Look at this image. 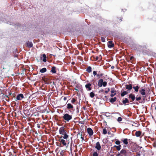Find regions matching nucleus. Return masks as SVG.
<instances>
[{
	"instance_id": "f257e3e1",
	"label": "nucleus",
	"mask_w": 156,
	"mask_h": 156,
	"mask_svg": "<svg viewBox=\"0 0 156 156\" xmlns=\"http://www.w3.org/2000/svg\"><path fill=\"white\" fill-rule=\"evenodd\" d=\"M63 120L67 122H69V121L72 119V115H69L68 113H66L63 114L62 116Z\"/></svg>"
},
{
	"instance_id": "f03ea898",
	"label": "nucleus",
	"mask_w": 156,
	"mask_h": 156,
	"mask_svg": "<svg viewBox=\"0 0 156 156\" xmlns=\"http://www.w3.org/2000/svg\"><path fill=\"white\" fill-rule=\"evenodd\" d=\"M67 132V130L65 129L64 127H62L59 128V133L60 134L63 135Z\"/></svg>"
},
{
	"instance_id": "7ed1b4c3",
	"label": "nucleus",
	"mask_w": 156,
	"mask_h": 156,
	"mask_svg": "<svg viewBox=\"0 0 156 156\" xmlns=\"http://www.w3.org/2000/svg\"><path fill=\"white\" fill-rule=\"evenodd\" d=\"M24 98L23 95L22 94H18L17 96L16 101L17 100H22L23 98Z\"/></svg>"
},
{
	"instance_id": "20e7f679",
	"label": "nucleus",
	"mask_w": 156,
	"mask_h": 156,
	"mask_svg": "<svg viewBox=\"0 0 156 156\" xmlns=\"http://www.w3.org/2000/svg\"><path fill=\"white\" fill-rule=\"evenodd\" d=\"M95 148L98 150L100 151L101 149V146L100 145V142H97L95 145Z\"/></svg>"
},
{
	"instance_id": "39448f33",
	"label": "nucleus",
	"mask_w": 156,
	"mask_h": 156,
	"mask_svg": "<svg viewBox=\"0 0 156 156\" xmlns=\"http://www.w3.org/2000/svg\"><path fill=\"white\" fill-rule=\"evenodd\" d=\"M111 94L110 95V96L111 97H113L116 94V91L114 88H112L111 89Z\"/></svg>"
},
{
	"instance_id": "423d86ee",
	"label": "nucleus",
	"mask_w": 156,
	"mask_h": 156,
	"mask_svg": "<svg viewBox=\"0 0 156 156\" xmlns=\"http://www.w3.org/2000/svg\"><path fill=\"white\" fill-rule=\"evenodd\" d=\"M87 132L88 133L90 136H92L93 134V131L92 129L90 127L88 128H87Z\"/></svg>"
},
{
	"instance_id": "0eeeda50",
	"label": "nucleus",
	"mask_w": 156,
	"mask_h": 156,
	"mask_svg": "<svg viewBox=\"0 0 156 156\" xmlns=\"http://www.w3.org/2000/svg\"><path fill=\"white\" fill-rule=\"evenodd\" d=\"M126 88L128 91H130L133 88L132 84H126L125 85Z\"/></svg>"
},
{
	"instance_id": "6e6552de",
	"label": "nucleus",
	"mask_w": 156,
	"mask_h": 156,
	"mask_svg": "<svg viewBox=\"0 0 156 156\" xmlns=\"http://www.w3.org/2000/svg\"><path fill=\"white\" fill-rule=\"evenodd\" d=\"M91 86V83H88L85 85V87L87 90L90 91L92 90Z\"/></svg>"
},
{
	"instance_id": "1a4fd4ad",
	"label": "nucleus",
	"mask_w": 156,
	"mask_h": 156,
	"mask_svg": "<svg viewBox=\"0 0 156 156\" xmlns=\"http://www.w3.org/2000/svg\"><path fill=\"white\" fill-rule=\"evenodd\" d=\"M129 98L131 99V100L130 101V102H132L134 101L135 99V96L134 95L132 94L129 95Z\"/></svg>"
},
{
	"instance_id": "9d476101",
	"label": "nucleus",
	"mask_w": 156,
	"mask_h": 156,
	"mask_svg": "<svg viewBox=\"0 0 156 156\" xmlns=\"http://www.w3.org/2000/svg\"><path fill=\"white\" fill-rule=\"evenodd\" d=\"M62 136L61 138L59 139V141L60 143L62 144L63 146H66V143L65 142V140L64 139H62Z\"/></svg>"
},
{
	"instance_id": "9b49d317",
	"label": "nucleus",
	"mask_w": 156,
	"mask_h": 156,
	"mask_svg": "<svg viewBox=\"0 0 156 156\" xmlns=\"http://www.w3.org/2000/svg\"><path fill=\"white\" fill-rule=\"evenodd\" d=\"M43 80L45 84H48L51 82L48 79L45 77L43 78Z\"/></svg>"
},
{
	"instance_id": "f8f14e48",
	"label": "nucleus",
	"mask_w": 156,
	"mask_h": 156,
	"mask_svg": "<svg viewBox=\"0 0 156 156\" xmlns=\"http://www.w3.org/2000/svg\"><path fill=\"white\" fill-rule=\"evenodd\" d=\"M120 153L123 156H127V151L125 149H122Z\"/></svg>"
},
{
	"instance_id": "ddd939ff",
	"label": "nucleus",
	"mask_w": 156,
	"mask_h": 156,
	"mask_svg": "<svg viewBox=\"0 0 156 156\" xmlns=\"http://www.w3.org/2000/svg\"><path fill=\"white\" fill-rule=\"evenodd\" d=\"M81 88L82 86L81 85H80L79 84H77L76 87L74 88V89L78 92H79V89H81Z\"/></svg>"
},
{
	"instance_id": "4468645a",
	"label": "nucleus",
	"mask_w": 156,
	"mask_h": 156,
	"mask_svg": "<svg viewBox=\"0 0 156 156\" xmlns=\"http://www.w3.org/2000/svg\"><path fill=\"white\" fill-rule=\"evenodd\" d=\"M141 134L142 132L140 131H137L135 133V135L137 137H140L141 135Z\"/></svg>"
},
{
	"instance_id": "2eb2a0df",
	"label": "nucleus",
	"mask_w": 156,
	"mask_h": 156,
	"mask_svg": "<svg viewBox=\"0 0 156 156\" xmlns=\"http://www.w3.org/2000/svg\"><path fill=\"white\" fill-rule=\"evenodd\" d=\"M103 80L102 79H100L98 81V86L99 87H101L102 86V83H103Z\"/></svg>"
},
{
	"instance_id": "dca6fc26",
	"label": "nucleus",
	"mask_w": 156,
	"mask_h": 156,
	"mask_svg": "<svg viewBox=\"0 0 156 156\" xmlns=\"http://www.w3.org/2000/svg\"><path fill=\"white\" fill-rule=\"evenodd\" d=\"M145 90L144 89H142L139 90V92L142 95H145L146 93L145 92Z\"/></svg>"
},
{
	"instance_id": "f3484780",
	"label": "nucleus",
	"mask_w": 156,
	"mask_h": 156,
	"mask_svg": "<svg viewBox=\"0 0 156 156\" xmlns=\"http://www.w3.org/2000/svg\"><path fill=\"white\" fill-rule=\"evenodd\" d=\"M128 94V92L126 91H121V97H123L125 95L127 94Z\"/></svg>"
},
{
	"instance_id": "a211bd4d",
	"label": "nucleus",
	"mask_w": 156,
	"mask_h": 156,
	"mask_svg": "<svg viewBox=\"0 0 156 156\" xmlns=\"http://www.w3.org/2000/svg\"><path fill=\"white\" fill-rule=\"evenodd\" d=\"M27 47L29 48L32 47L33 46L32 42L29 41H28L27 42Z\"/></svg>"
},
{
	"instance_id": "6ab92c4d",
	"label": "nucleus",
	"mask_w": 156,
	"mask_h": 156,
	"mask_svg": "<svg viewBox=\"0 0 156 156\" xmlns=\"http://www.w3.org/2000/svg\"><path fill=\"white\" fill-rule=\"evenodd\" d=\"M133 88L134 89L135 92H137L139 90V87L138 86H136L133 87Z\"/></svg>"
},
{
	"instance_id": "aec40b11",
	"label": "nucleus",
	"mask_w": 156,
	"mask_h": 156,
	"mask_svg": "<svg viewBox=\"0 0 156 156\" xmlns=\"http://www.w3.org/2000/svg\"><path fill=\"white\" fill-rule=\"evenodd\" d=\"M117 99V98L116 97L114 98H111L110 99V102L111 103H113L115 102Z\"/></svg>"
},
{
	"instance_id": "412c9836",
	"label": "nucleus",
	"mask_w": 156,
	"mask_h": 156,
	"mask_svg": "<svg viewBox=\"0 0 156 156\" xmlns=\"http://www.w3.org/2000/svg\"><path fill=\"white\" fill-rule=\"evenodd\" d=\"M122 102L123 104H125L126 103H129V101L128 99L127 98H125L124 100L122 101Z\"/></svg>"
},
{
	"instance_id": "4be33fe9",
	"label": "nucleus",
	"mask_w": 156,
	"mask_h": 156,
	"mask_svg": "<svg viewBox=\"0 0 156 156\" xmlns=\"http://www.w3.org/2000/svg\"><path fill=\"white\" fill-rule=\"evenodd\" d=\"M67 108L68 109H72L73 108V106L71 104L69 103L67 105Z\"/></svg>"
},
{
	"instance_id": "5701e85b",
	"label": "nucleus",
	"mask_w": 156,
	"mask_h": 156,
	"mask_svg": "<svg viewBox=\"0 0 156 156\" xmlns=\"http://www.w3.org/2000/svg\"><path fill=\"white\" fill-rule=\"evenodd\" d=\"M56 67L55 66L52 67L51 68V72L53 73H56Z\"/></svg>"
},
{
	"instance_id": "b1692460",
	"label": "nucleus",
	"mask_w": 156,
	"mask_h": 156,
	"mask_svg": "<svg viewBox=\"0 0 156 156\" xmlns=\"http://www.w3.org/2000/svg\"><path fill=\"white\" fill-rule=\"evenodd\" d=\"M124 144L125 145H127L128 143V139L127 138L124 139L123 140H122Z\"/></svg>"
},
{
	"instance_id": "393cba45",
	"label": "nucleus",
	"mask_w": 156,
	"mask_h": 156,
	"mask_svg": "<svg viewBox=\"0 0 156 156\" xmlns=\"http://www.w3.org/2000/svg\"><path fill=\"white\" fill-rule=\"evenodd\" d=\"M86 71L89 73H90L92 71V68L90 66H88L87 68Z\"/></svg>"
},
{
	"instance_id": "a878e982",
	"label": "nucleus",
	"mask_w": 156,
	"mask_h": 156,
	"mask_svg": "<svg viewBox=\"0 0 156 156\" xmlns=\"http://www.w3.org/2000/svg\"><path fill=\"white\" fill-rule=\"evenodd\" d=\"M42 57L43 58V59L42 60L44 62H46L47 61L46 60V56L45 54H44L42 55Z\"/></svg>"
},
{
	"instance_id": "bb28decb",
	"label": "nucleus",
	"mask_w": 156,
	"mask_h": 156,
	"mask_svg": "<svg viewBox=\"0 0 156 156\" xmlns=\"http://www.w3.org/2000/svg\"><path fill=\"white\" fill-rule=\"evenodd\" d=\"M47 71L46 68H44L41 69L40 72L41 73H44L46 72Z\"/></svg>"
},
{
	"instance_id": "cd10ccee",
	"label": "nucleus",
	"mask_w": 156,
	"mask_h": 156,
	"mask_svg": "<svg viewBox=\"0 0 156 156\" xmlns=\"http://www.w3.org/2000/svg\"><path fill=\"white\" fill-rule=\"evenodd\" d=\"M95 95V94L93 92H91L90 93V96L91 98H93Z\"/></svg>"
},
{
	"instance_id": "c85d7f7f",
	"label": "nucleus",
	"mask_w": 156,
	"mask_h": 156,
	"mask_svg": "<svg viewBox=\"0 0 156 156\" xmlns=\"http://www.w3.org/2000/svg\"><path fill=\"white\" fill-rule=\"evenodd\" d=\"M63 135H64V136H63V138L64 139H66L68 137V136L67 135V133H65V134H63Z\"/></svg>"
},
{
	"instance_id": "c756f323",
	"label": "nucleus",
	"mask_w": 156,
	"mask_h": 156,
	"mask_svg": "<svg viewBox=\"0 0 156 156\" xmlns=\"http://www.w3.org/2000/svg\"><path fill=\"white\" fill-rule=\"evenodd\" d=\"M104 74L102 73L99 74L98 73L97 75V76L98 78H100Z\"/></svg>"
},
{
	"instance_id": "7c9ffc66",
	"label": "nucleus",
	"mask_w": 156,
	"mask_h": 156,
	"mask_svg": "<svg viewBox=\"0 0 156 156\" xmlns=\"http://www.w3.org/2000/svg\"><path fill=\"white\" fill-rule=\"evenodd\" d=\"M114 44H113V43L111 44H108V47L109 48H112L113 47H114Z\"/></svg>"
},
{
	"instance_id": "2f4dec72",
	"label": "nucleus",
	"mask_w": 156,
	"mask_h": 156,
	"mask_svg": "<svg viewBox=\"0 0 156 156\" xmlns=\"http://www.w3.org/2000/svg\"><path fill=\"white\" fill-rule=\"evenodd\" d=\"M92 156H98V154L97 151H94L93 154Z\"/></svg>"
},
{
	"instance_id": "473e14b6",
	"label": "nucleus",
	"mask_w": 156,
	"mask_h": 156,
	"mask_svg": "<svg viewBox=\"0 0 156 156\" xmlns=\"http://www.w3.org/2000/svg\"><path fill=\"white\" fill-rule=\"evenodd\" d=\"M107 133V129L105 128H104L103 129V133L104 134H106Z\"/></svg>"
},
{
	"instance_id": "72a5a7b5",
	"label": "nucleus",
	"mask_w": 156,
	"mask_h": 156,
	"mask_svg": "<svg viewBox=\"0 0 156 156\" xmlns=\"http://www.w3.org/2000/svg\"><path fill=\"white\" fill-rule=\"evenodd\" d=\"M121 145H119L118 146H117L116 148L117 150L118 151H120L121 148Z\"/></svg>"
},
{
	"instance_id": "f704fd0d",
	"label": "nucleus",
	"mask_w": 156,
	"mask_h": 156,
	"mask_svg": "<svg viewBox=\"0 0 156 156\" xmlns=\"http://www.w3.org/2000/svg\"><path fill=\"white\" fill-rule=\"evenodd\" d=\"M107 85V83L106 81L103 82L102 83V86H103V87H105Z\"/></svg>"
},
{
	"instance_id": "c9c22d12",
	"label": "nucleus",
	"mask_w": 156,
	"mask_h": 156,
	"mask_svg": "<svg viewBox=\"0 0 156 156\" xmlns=\"http://www.w3.org/2000/svg\"><path fill=\"white\" fill-rule=\"evenodd\" d=\"M79 135L81 136V139H82V141H83L84 140V138L83 136H82V134L79 133L77 134V136Z\"/></svg>"
},
{
	"instance_id": "e433bc0d",
	"label": "nucleus",
	"mask_w": 156,
	"mask_h": 156,
	"mask_svg": "<svg viewBox=\"0 0 156 156\" xmlns=\"http://www.w3.org/2000/svg\"><path fill=\"white\" fill-rule=\"evenodd\" d=\"M76 101V99L74 98H73L71 100V102L72 103L74 104Z\"/></svg>"
},
{
	"instance_id": "4c0bfd02",
	"label": "nucleus",
	"mask_w": 156,
	"mask_h": 156,
	"mask_svg": "<svg viewBox=\"0 0 156 156\" xmlns=\"http://www.w3.org/2000/svg\"><path fill=\"white\" fill-rule=\"evenodd\" d=\"M115 144L117 145H119L120 144V142L119 140H116L115 142Z\"/></svg>"
},
{
	"instance_id": "58836bf2",
	"label": "nucleus",
	"mask_w": 156,
	"mask_h": 156,
	"mask_svg": "<svg viewBox=\"0 0 156 156\" xmlns=\"http://www.w3.org/2000/svg\"><path fill=\"white\" fill-rule=\"evenodd\" d=\"M105 38L104 37H101V40L102 42H105Z\"/></svg>"
},
{
	"instance_id": "ea45409f",
	"label": "nucleus",
	"mask_w": 156,
	"mask_h": 156,
	"mask_svg": "<svg viewBox=\"0 0 156 156\" xmlns=\"http://www.w3.org/2000/svg\"><path fill=\"white\" fill-rule=\"evenodd\" d=\"M136 100L137 101L140 100L141 99V97H136Z\"/></svg>"
},
{
	"instance_id": "a19ab883",
	"label": "nucleus",
	"mask_w": 156,
	"mask_h": 156,
	"mask_svg": "<svg viewBox=\"0 0 156 156\" xmlns=\"http://www.w3.org/2000/svg\"><path fill=\"white\" fill-rule=\"evenodd\" d=\"M122 119L121 117H119L117 119V121L119 122H121L122 121Z\"/></svg>"
},
{
	"instance_id": "79ce46f5",
	"label": "nucleus",
	"mask_w": 156,
	"mask_h": 156,
	"mask_svg": "<svg viewBox=\"0 0 156 156\" xmlns=\"http://www.w3.org/2000/svg\"><path fill=\"white\" fill-rule=\"evenodd\" d=\"M153 146L154 147L156 148V142H154L153 144Z\"/></svg>"
},
{
	"instance_id": "37998d69",
	"label": "nucleus",
	"mask_w": 156,
	"mask_h": 156,
	"mask_svg": "<svg viewBox=\"0 0 156 156\" xmlns=\"http://www.w3.org/2000/svg\"><path fill=\"white\" fill-rule=\"evenodd\" d=\"M110 90V89L109 88H108L107 89V90H106L105 91V93L106 94H107L108 92Z\"/></svg>"
},
{
	"instance_id": "c03bdc74",
	"label": "nucleus",
	"mask_w": 156,
	"mask_h": 156,
	"mask_svg": "<svg viewBox=\"0 0 156 156\" xmlns=\"http://www.w3.org/2000/svg\"><path fill=\"white\" fill-rule=\"evenodd\" d=\"M93 74L94 75V76H95L96 75H97V72L96 71H93Z\"/></svg>"
},
{
	"instance_id": "a18cd8bd",
	"label": "nucleus",
	"mask_w": 156,
	"mask_h": 156,
	"mask_svg": "<svg viewBox=\"0 0 156 156\" xmlns=\"http://www.w3.org/2000/svg\"><path fill=\"white\" fill-rule=\"evenodd\" d=\"M121 153H118L116 155V156H122V155H121Z\"/></svg>"
},
{
	"instance_id": "49530a36",
	"label": "nucleus",
	"mask_w": 156,
	"mask_h": 156,
	"mask_svg": "<svg viewBox=\"0 0 156 156\" xmlns=\"http://www.w3.org/2000/svg\"><path fill=\"white\" fill-rule=\"evenodd\" d=\"M108 43H109V44H112L113 43L112 42V41H109L108 42Z\"/></svg>"
},
{
	"instance_id": "de8ad7c7",
	"label": "nucleus",
	"mask_w": 156,
	"mask_h": 156,
	"mask_svg": "<svg viewBox=\"0 0 156 156\" xmlns=\"http://www.w3.org/2000/svg\"><path fill=\"white\" fill-rule=\"evenodd\" d=\"M140 154L139 153H137V154L136 155V156H140Z\"/></svg>"
},
{
	"instance_id": "09e8293b",
	"label": "nucleus",
	"mask_w": 156,
	"mask_h": 156,
	"mask_svg": "<svg viewBox=\"0 0 156 156\" xmlns=\"http://www.w3.org/2000/svg\"><path fill=\"white\" fill-rule=\"evenodd\" d=\"M133 58L134 57L133 56H132L130 57L129 59L130 60H132Z\"/></svg>"
},
{
	"instance_id": "8fccbe9b",
	"label": "nucleus",
	"mask_w": 156,
	"mask_h": 156,
	"mask_svg": "<svg viewBox=\"0 0 156 156\" xmlns=\"http://www.w3.org/2000/svg\"><path fill=\"white\" fill-rule=\"evenodd\" d=\"M95 59L96 60H97L98 59V56H96Z\"/></svg>"
},
{
	"instance_id": "3c124183",
	"label": "nucleus",
	"mask_w": 156,
	"mask_h": 156,
	"mask_svg": "<svg viewBox=\"0 0 156 156\" xmlns=\"http://www.w3.org/2000/svg\"><path fill=\"white\" fill-rule=\"evenodd\" d=\"M8 52H6L5 53H4V54H5V55H7L8 54ZM5 57L6 58V56H5Z\"/></svg>"
},
{
	"instance_id": "603ef678",
	"label": "nucleus",
	"mask_w": 156,
	"mask_h": 156,
	"mask_svg": "<svg viewBox=\"0 0 156 156\" xmlns=\"http://www.w3.org/2000/svg\"><path fill=\"white\" fill-rule=\"evenodd\" d=\"M67 99V98L66 97H64V98H63V100H64V101H66V100Z\"/></svg>"
},
{
	"instance_id": "864d4df0",
	"label": "nucleus",
	"mask_w": 156,
	"mask_h": 156,
	"mask_svg": "<svg viewBox=\"0 0 156 156\" xmlns=\"http://www.w3.org/2000/svg\"><path fill=\"white\" fill-rule=\"evenodd\" d=\"M5 98H8L9 99V97H8V96L7 95H5Z\"/></svg>"
},
{
	"instance_id": "5fc2aeb1",
	"label": "nucleus",
	"mask_w": 156,
	"mask_h": 156,
	"mask_svg": "<svg viewBox=\"0 0 156 156\" xmlns=\"http://www.w3.org/2000/svg\"><path fill=\"white\" fill-rule=\"evenodd\" d=\"M6 100L8 101H9V99H8H8H7L6 98Z\"/></svg>"
},
{
	"instance_id": "6e6d98bb",
	"label": "nucleus",
	"mask_w": 156,
	"mask_h": 156,
	"mask_svg": "<svg viewBox=\"0 0 156 156\" xmlns=\"http://www.w3.org/2000/svg\"><path fill=\"white\" fill-rule=\"evenodd\" d=\"M117 146L115 145L114 147H116V148Z\"/></svg>"
},
{
	"instance_id": "4d7b16f0",
	"label": "nucleus",
	"mask_w": 156,
	"mask_h": 156,
	"mask_svg": "<svg viewBox=\"0 0 156 156\" xmlns=\"http://www.w3.org/2000/svg\"><path fill=\"white\" fill-rule=\"evenodd\" d=\"M12 95L13 96V97H15V95H14V94H12Z\"/></svg>"
},
{
	"instance_id": "13d9d810",
	"label": "nucleus",
	"mask_w": 156,
	"mask_h": 156,
	"mask_svg": "<svg viewBox=\"0 0 156 156\" xmlns=\"http://www.w3.org/2000/svg\"><path fill=\"white\" fill-rule=\"evenodd\" d=\"M72 64H74V62H72Z\"/></svg>"
},
{
	"instance_id": "bf43d9fd",
	"label": "nucleus",
	"mask_w": 156,
	"mask_h": 156,
	"mask_svg": "<svg viewBox=\"0 0 156 156\" xmlns=\"http://www.w3.org/2000/svg\"><path fill=\"white\" fill-rule=\"evenodd\" d=\"M143 97H144V99H143V100H144V99H145V97H144V96Z\"/></svg>"
},
{
	"instance_id": "052dcab7",
	"label": "nucleus",
	"mask_w": 156,
	"mask_h": 156,
	"mask_svg": "<svg viewBox=\"0 0 156 156\" xmlns=\"http://www.w3.org/2000/svg\"><path fill=\"white\" fill-rule=\"evenodd\" d=\"M120 21H122V19H120Z\"/></svg>"
},
{
	"instance_id": "680f3d73",
	"label": "nucleus",
	"mask_w": 156,
	"mask_h": 156,
	"mask_svg": "<svg viewBox=\"0 0 156 156\" xmlns=\"http://www.w3.org/2000/svg\"><path fill=\"white\" fill-rule=\"evenodd\" d=\"M9 95H11V93H9Z\"/></svg>"
}]
</instances>
